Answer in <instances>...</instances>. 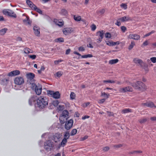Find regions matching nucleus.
<instances>
[{
  "label": "nucleus",
  "instance_id": "8fccbe9b",
  "mask_svg": "<svg viewBox=\"0 0 156 156\" xmlns=\"http://www.w3.org/2000/svg\"><path fill=\"white\" fill-rule=\"evenodd\" d=\"M61 12L62 14L64 15H66L67 13V12L66 10L63 9H62L61 11Z\"/></svg>",
  "mask_w": 156,
  "mask_h": 156
},
{
  "label": "nucleus",
  "instance_id": "052dcab7",
  "mask_svg": "<svg viewBox=\"0 0 156 156\" xmlns=\"http://www.w3.org/2000/svg\"><path fill=\"white\" fill-rule=\"evenodd\" d=\"M121 21L118 20V19L117 20L116 22L115 23V25H118V26H119L121 25V23L120 22Z\"/></svg>",
  "mask_w": 156,
  "mask_h": 156
},
{
  "label": "nucleus",
  "instance_id": "f03ea898",
  "mask_svg": "<svg viewBox=\"0 0 156 156\" xmlns=\"http://www.w3.org/2000/svg\"><path fill=\"white\" fill-rule=\"evenodd\" d=\"M131 84L136 89L139 90H144L146 89L145 84L141 81H138L136 83H132Z\"/></svg>",
  "mask_w": 156,
  "mask_h": 156
},
{
  "label": "nucleus",
  "instance_id": "a211bd4d",
  "mask_svg": "<svg viewBox=\"0 0 156 156\" xmlns=\"http://www.w3.org/2000/svg\"><path fill=\"white\" fill-rule=\"evenodd\" d=\"M61 137V135L60 133H56L54 136V140L55 142H57L58 140Z\"/></svg>",
  "mask_w": 156,
  "mask_h": 156
},
{
  "label": "nucleus",
  "instance_id": "4468645a",
  "mask_svg": "<svg viewBox=\"0 0 156 156\" xmlns=\"http://www.w3.org/2000/svg\"><path fill=\"white\" fill-rule=\"evenodd\" d=\"M134 62L136 64H138L141 67H142L144 64L143 61L140 59L137 58H135L133 59Z\"/></svg>",
  "mask_w": 156,
  "mask_h": 156
},
{
  "label": "nucleus",
  "instance_id": "37998d69",
  "mask_svg": "<svg viewBox=\"0 0 156 156\" xmlns=\"http://www.w3.org/2000/svg\"><path fill=\"white\" fill-rule=\"evenodd\" d=\"M121 30L123 33L125 32L127 29L126 27L125 26H122L121 27Z\"/></svg>",
  "mask_w": 156,
  "mask_h": 156
},
{
  "label": "nucleus",
  "instance_id": "393cba45",
  "mask_svg": "<svg viewBox=\"0 0 156 156\" xmlns=\"http://www.w3.org/2000/svg\"><path fill=\"white\" fill-rule=\"evenodd\" d=\"M7 30V28H4L0 30V34L3 35L5 34Z\"/></svg>",
  "mask_w": 156,
  "mask_h": 156
},
{
  "label": "nucleus",
  "instance_id": "1a4fd4ad",
  "mask_svg": "<svg viewBox=\"0 0 156 156\" xmlns=\"http://www.w3.org/2000/svg\"><path fill=\"white\" fill-rule=\"evenodd\" d=\"M62 31L64 34L67 35L70 34L73 31V30L71 27L65 28L63 29Z\"/></svg>",
  "mask_w": 156,
  "mask_h": 156
},
{
  "label": "nucleus",
  "instance_id": "13d9d810",
  "mask_svg": "<svg viewBox=\"0 0 156 156\" xmlns=\"http://www.w3.org/2000/svg\"><path fill=\"white\" fill-rule=\"evenodd\" d=\"M26 3L29 6H30L31 4L33 3L30 0H27Z\"/></svg>",
  "mask_w": 156,
  "mask_h": 156
},
{
  "label": "nucleus",
  "instance_id": "09e8293b",
  "mask_svg": "<svg viewBox=\"0 0 156 156\" xmlns=\"http://www.w3.org/2000/svg\"><path fill=\"white\" fill-rule=\"evenodd\" d=\"M105 99H101L98 100V102L100 104H102L105 101Z\"/></svg>",
  "mask_w": 156,
  "mask_h": 156
},
{
  "label": "nucleus",
  "instance_id": "f3484780",
  "mask_svg": "<svg viewBox=\"0 0 156 156\" xmlns=\"http://www.w3.org/2000/svg\"><path fill=\"white\" fill-rule=\"evenodd\" d=\"M54 22L59 27H62L64 25V22L63 21H60L56 19H54Z\"/></svg>",
  "mask_w": 156,
  "mask_h": 156
},
{
  "label": "nucleus",
  "instance_id": "0e129e2a",
  "mask_svg": "<svg viewBox=\"0 0 156 156\" xmlns=\"http://www.w3.org/2000/svg\"><path fill=\"white\" fill-rule=\"evenodd\" d=\"M109 94L108 95L107 94H106L105 92H101V96H106L107 98L108 97Z\"/></svg>",
  "mask_w": 156,
  "mask_h": 156
},
{
  "label": "nucleus",
  "instance_id": "bb28decb",
  "mask_svg": "<svg viewBox=\"0 0 156 156\" xmlns=\"http://www.w3.org/2000/svg\"><path fill=\"white\" fill-rule=\"evenodd\" d=\"M147 120V119L146 118H144L143 119H140L139 120V122L141 123L142 124L146 122Z\"/></svg>",
  "mask_w": 156,
  "mask_h": 156
},
{
  "label": "nucleus",
  "instance_id": "4be33fe9",
  "mask_svg": "<svg viewBox=\"0 0 156 156\" xmlns=\"http://www.w3.org/2000/svg\"><path fill=\"white\" fill-rule=\"evenodd\" d=\"M9 81V78H5L2 80L1 83L3 85H6L8 83Z\"/></svg>",
  "mask_w": 156,
  "mask_h": 156
},
{
  "label": "nucleus",
  "instance_id": "ea45409f",
  "mask_svg": "<svg viewBox=\"0 0 156 156\" xmlns=\"http://www.w3.org/2000/svg\"><path fill=\"white\" fill-rule=\"evenodd\" d=\"M40 30H34V32L35 34L37 36H39L40 34V32L39 31Z\"/></svg>",
  "mask_w": 156,
  "mask_h": 156
},
{
  "label": "nucleus",
  "instance_id": "c9c22d12",
  "mask_svg": "<svg viewBox=\"0 0 156 156\" xmlns=\"http://www.w3.org/2000/svg\"><path fill=\"white\" fill-rule=\"evenodd\" d=\"M74 19L76 21H80L81 20V17L80 16H74Z\"/></svg>",
  "mask_w": 156,
  "mask_h": 156
},
{
  "label": "nucleus",
  "instance_id": "864d4df0",
  "mask_svg": "<svg viewBox=\"0 0 156 156\" xmlns=\"http://www.w3.org/2000/svg\"><path fill=\"white\" fill-rule=\"evenodd\" d=\"M96 26L94 24H93L91 26V30L92 31H94L96 29Z\"/></svg>",
  "mask_w": 156,
  "mask_h": 156
},
{
  "label": "nucleus",
  "instance_id": "5fc2aeb1",
  "mask_svg": "<svg viewBox=\"0 0 156 156\" xmlns=\"http://www.w3.org/2000/svg\"><path fill=\"white\" fill-rule=\"evenodd\" d=\"M106 44L109 46H112V41H106Z\"/></svg>",
  "mask_w": 156,
  "mask_h": 156
},
{
  "label": "nucleus",
  "instance_id": "49530a36",
  "mask_svg": "<svg viewBox=\"0 0 156 156\" xmlns=\"http://www.w3.org/2000/svg\"><path fill=\"white\" fill-rule=\"evenodd\" d=\"M64 108V105H59L58 107V109L59 111H62L63 109Z\"/></svg>",
  "mask_w": 156,
  "mask_h": 156
},
{
  "label": "nucleus",
  "instance_id": "2f4dec72",
  "mask_svg": "<svg viewBox=\"0 0 156 156\" xmlns=\"http://www.w3.org/2000/svg\"><path fill=\"white\" fill-rule=\"evenodd\" d=\"M135 45V43L134 42V41H132L131 43V44L129 45V48H128L130 50H131L132 48H133L134 46Z\"/></svg>",
  "mask_w": 156,
  "mask_h": 156
},
{
  "label": "nucleus",
  "instance_id": "a18cd8bd",
  "mask_svg": "<svg viewBox=\"0 0 156 156\" xmlns=\"http://www.w3.org/2000/svg\"><path fill=\"white\" fill-rule=\"evenodd\" d=\"M155 32V31H154V30H152V31H151L150 32H149L147 34H145L144 36V37H147L148 36H150L151 34H153V33H154V32Z\"/></svg>",
  "mask_w": 156,
  "mask_h": 156
},
{
  "label": "nucleus",
  "instance_id": "7c9ffc66",
  "mask_svg": "<svg viewBox=\"0 0 156 156\" xmlns=\"http://www.w3.org/2000/svg\"><path fill=\"white\" fill-rule=\"evenodd\" d=\"M93 55L91 54H88L81 56L82 58H91L93 57Z\"/></svg>",
  "mask_w": 156,
  "mask_h": 156
},
{
  "label": "nucleus",
  "instance_id": "69168bd1",
  "mask_svg": "<svg viewBox=\"0 0 156 156\" xmlns=\"http://www.w3.org/2000/svg\"><path fill=\"white\" fill-rule=\"evenodd\" d=\"M31 22L30 20L29 19L28 20H27V22L26 23V25H31Z\"/></svg>",
  "mask_w": 156,
  "mask_h": 156
},
{
  "label": "nucleus",
  "instance_id": "774afa93",
  "mask_svg": "<svg viewBox=\"0 0 156 156\" xmlns=\"http://www.w3.org/2000/svg\"><path fill=\"white\" fill-rule=\"evenodd\" d=\"M150 119L152 121H156V116L151 117L150 118Z\"/></svg>",
  "mask_w": 156,
  "mask_h": 156
},
{
  "label": "nucleus",
  "instance_id": "9b49d317",
  "mask_svg": "<svg viewBox=\"0 0 156 156\" xmlns=\"http://www.w3.org/2000/svg\"><path fill=\"white\" fill-rule=\"evenodd\" d=\"M20 72L18 70H15L9 73L8 76H15L19 75Z\"/></svg>",
  "mask_w": 156,
  "mask_h": 156
},
{
  "label": "nucleus",
  "instance_id": "603ef678",
  "mask_svg": "<svg viewBox=\"0 0 156 156\" xmlns=\"http://www.w3.org/2000/svg\"><path fill=\"white\" fill-rule=\"evenodd\" d=\"M111 37V35L109 33H107L105 34V37L106 38H110Z\"/></svg>",
  "mask_w": 156,
  "mask_h": 156
},
{
  "label": "nucleus",
  "instance_id": "de8ad7c7",
  "mask_svg": "<svg viewBox=\"0 0 156 156\" xmlns=\"http://www.w3.org/2000/svg\"><path fill=\"white\" fill-rule=\"evenodd\" d=\"M28 57L32 59H34L36 58V56L35 55H29Z\"/></svg>",
  "mask_w": 156,
  "mask_h": 156
},
{
  "label": "nucleus",
  "instance_id": "f8f14e48",
  "mask_svg": "<svg viewBox=\"0 0 156 156\" xmlns=\"http://www.w3.org/2000/svg\"><path fill=\"white\" fill-rule=\"evenodd\" d=\"M132 91V88L131 87L129 86L121 88L119 90V91L121 92H131Z\"/></svg>",
  "mask_w": 156,
  "mask_h": 156
},
{
  "label": "nucleus",
  "instance_id": "f704fd0d",
  "mask_svg": "<svg viewBox=\"0 0 156 156\" xmlns=\"http://www.w3.org/2000/svg\"><path fill=\"white\" fill-rule=\"evenodd\" d=\"M97 12L98 14L102 15L105 13V10L104 9H102L101 10L97 11Z\"/></svg>",
  "mask_w": 156,
  "mask_h": 156
},
{
  "label": "nucleus",
  "instance_id": "423d86ee",
  "mask_svg": "<svg viewBox=\"0 0 156 156\" xmlns=\"http://www.w3.org/2000/svg\"><path fill=\"white\" fill-rule=\"evenodd\" d=\"M73 121L72 119H70L68 121H67L65 124V129L67 130H69L73 126Z\"/></svg>",
  "mask_w": 156,
  "mask_h": 156
},
{
  "label": "nucleus",
  "instance_id": "79ce46f5",
  "mask_svg": "<svg viewBox=\"0 0 156 156\" xmlns=\"http://www.w3.org/2000/svg\"><path fill=\"white\" fill-rule=\"evenodd\" d=\"M121 7L124 9H126L127 8V5L126 4L124 3H122L121 5Z\"/></svg>",
  "mask_w": 156,
  "mask_h": 156
},
{
  "label": "nucleus",
  "instance_id": "2eb2a0df",
  "mask_svg": "<svg viewBox=\"0 0 156 156\" xmlns=\"http://www.w3.org/2000/svg\"><path fill=\"white\" fill-rule=\"evenodd\" d=\"M42 88L41 85L38 84L37 87L35 89V91L36 94L37 95H40L41 94Z\"/></svg>",
  "mask_w": 156,
  "mask_h": 156
},
{
  "label": "nucleus",
  "instance_id": "c85d7f7f",
  "mask_svg": "<svg viewBox=\"0 0 156 156\" xmlns=\"http://www.w3.org/2000/svg\"><path fill=\"white\" fill-rule=\"evenodd\" d=\"M35 8V9L34 10L35 11L40 14H42V11L39 8H37L36 6Z\"/></svg>",
  "mask_w": 156,
  "mask_h": 156
},
{
  "label": "nucleus",
  "instance_id": "6ab92c4d",
  "mask_svg": "<svg viewBox=\"0 0 156 156\" xmlns=\"http://www.w3.org/2000/svg\"><path fill=\"white\" fill-rule=\"evenodd\" d=\"M69 112L66 110H64L62 112L61 117L64 118H66L68 117V116Z\"/></svg>",
  "mask_w": 156,
  "mask_h": 156
},
{
  "label": "nucleus",
  "instance_id": "473e14b6",
  "mask_svg": "<svg viewBox=\"0 0 156 156\" xmlns=\"http://www.w3.org/2000/svg\"><path fill=\"white\" fill-rule=\"evenodd\" d=\"M30 49L28 48H25L24 49V52L26 54H28L31 53L30 51Z\"/></svg>",
  "mask_w": 156,
  "mask_h": 156
},
{
  "label": "nucleus",
  "instance_id": "a19ab883",
  "mask_svg": "<svg viewBox=\"0 0 156 156\" xmlns=\"http://www.w3.org/2000/svg\"><path fill=\"white\" fill-rule=\"evenodd\" d=\"M38 85H36L34 83H32L31 87V88L33 89H35L37 87Z\"/></svg>",
  "mask_w": 156,
  "mask_h": 156
},
{
  "label": "nucleus",
  "instance_id": "c756f323",
  "mask_svg": "<svg viewBox=\"0 0 156 156\" xmlns=\"http://www.w3.org/2000/svg\"><path fill=\"white\" fill-rule=\"evenodd\" d=\"M77 132V130L76 129H73L71 133H70V135L71 136H74L75 135Z\"/></svg>",
  "mask_w": 156,
  "mask_h": 156
},
{
  "label": "nucleus",
  "instance_id": "6e6552de",
  "mask_svg": "<svg viewBox=\"0 0 156 156\" xmlns=\"http://www.w3.org/2000/svg\"><path fill=\"white\" fill-rule=\"evenodd\" d=\"M118 20L121 21L122 22H124L131 21L132 19L129 16L126 15L119 18Z\"/></svg>",
  "mask_w": 156,
  "mask_h": 156
},
{
  "label": "nucleus",
  "instance_id": "72a5a7b5",
  "mask_svg": "<svg viewBox=\"0 0 156 156\" xmlns=\"http://www.w3.org/2000/svg\"><path fill=\"white\" fill-rule=\"evenodd\" d=\"M76 97V95L73 92H72L70 95V97L71 98V99L72 100H73Z\"/></svg>",
  "mask_w": 156,
  "mask_h": 156
},
{
  "label": "nucleus",
  "instance_id": "7ed1b4c3",
  "mask_svg": "<svg viewBox=\"0 0 156 156\" xmlns=\"http://www.w3.org/2000/svg\"><path fill=\"white\" fill-rule=\"evenodd\" d=\"M4 14L9 16L11 17L16 18L17 17L16 14L13 11L10 9H5L3 11Z\"/></svg>",
  "mask_w": 156,
  "mask_h": 156
},
{
  "label": "nucleus",
  "instance_id": "338daca9",
  "mask_svg": "<svg viewBox=\"0 0 156 156\" xmlns=\"http://www.w3.org/2000/svg\"><path fill=\"white\" fill-rule=\"evenodd\" d=\"M109 149V148L108 147H106L103 148V150L105 151H108Z\"/></svg>",
  "mask_w": 156,
  "mask_h": 156
},
{
  "label": "nucleus",
  "instance_id": "cd10ccee",
  "mask_svg": "<svg viewBox=\"0 0 156 156\" xmlns=\"http://www.w3.org/2000/svg\"><path fill=\"white\" fill-rule=\"evenodd\" d=\"M67 139L64 138L62 140L61 143V146L62 147H64L65 145H66V144L67 142Z\"/></svg>",
  "mask_w": 156,
  "mask_h": 156
},
{
  "label": "nucleus",
  "instance_id": "bf43d9fd",
  "mask_svg": "<svg viewBox=\"0 0 156 156\" xmlns=\"http://www.w3.org/2000/svg\"><path fill=\"white\" fill-rule=\"evenodd\" d=\"M112 46H114L116 44L119 45L120 44V42L118 41L115 42L112 41Z\"/></svg>",
  "mask_w": 156,
  "mask_h": 156
},
{
  "label": "nucleus",
  "instance_id": "aec40b11",
  "mask_svg": "<svg viewBox=\"0 0 156 156\" xmlns=\"http://www.w3.org/2000/svg\"><path fill=\"white\" fill-rule=\"evenodd\" d=\"M27 77L28 79L32 80L34 77V74L32 73H29L27 74Z\"/></svg>",
  "mask_w": 156,
  "mask_h": 156
},
{
  "label": "nucleus",
  "instance_id": "3c124183",
  "mask_svg": "<svg viewBox=\"0 0 156 156\" xmlns=\"http://www.w3.org/2000/svg\"><path fill=\"white\" fill-rule=\"evenodd\" d=\"M54 93V92L53 91L49 90L48 92V94L49 95H50L51 97H53V96Z\"/></svg>",
  "mask_w": 156,
  "mask_h": 156
},
{
  "label": "nucleus",
  "instance_id": "a878e982",
  "mask_svg": "<svg viewBox=\"0 0 156 156\" xmlns=\"http://www.w3.org/2000/svg\"><path fill=\"white\" fill-rule=\"evenodd\" d=\"M70 137V133L69 132H65L64 135V139L67 140Z\"/></svg>",
  "mask_w": 156,
  "mask_h": 156
},
{
  "label": "nucleus",
  "instance_id": "680f3d73",
  "mask_svg": "<svg viewBox=\"0 0 156 156\" xmlns=\"http://www.w3.org/2000/svg\"><path fill=\"white\" fill-rule=\"evenodd\" d=\"M78 50L79 51H83L85 50V49L83 47H80L79 48Z\"/></svg>",
  "mask_w": 156,
  "mask_h": 156
},
{
  "label": "nucleus",
  "instance_id": "c03bdc74",
  "mask_svg": "<svg viewBox=\"0 0 156 156\" xmlns=\"http://www.w3.org/2000/svg\"><path fill=\"white\" fill-rule=\"evenodd\" d=\"M29 6L31 8L32 10H34V9H35L36 6L33 3L30 6Z\"/></svg>",
  "mask_w": 156,
  "mask_h": 156
},
{
  "label": "nucleus",
  "instance_id": "4c0bfd02",
  "mask_svg": "<svg viewBox=\"0 0 156 156\" xmlns=\"http://www.w3.org/2000/svg\"><path fill=\"white\" fill-rule=\"evenodd\" d=\"M63 73L61 71H58L56 73V75L57 76L59 77H60L62 74Z\"/></svg>",
  "mask_w": 156,
  "mask_h": 156
},
{
  "label": "nucleus",
  "instance_id": "f257e3e1",
  "mask_svg": "<svg viewBox=\"0 0 156 156\" xmlns=\"http://www.w3.org/2000/svg\"><path fill=\"white\" fill-rule=\"evenodd\" d=\"M37 105L40 109H43L47 107L48 104V100L46 97L41 96L37 98Z\"/></svg>",
  "mask_w": 156,
  "mask_h": 156
},
{
  "label": "nucleus",
  "instance_id": "6e6d98bb",
  "mask_svg": "<svg viewBox=\"0 0 156 156\" xmlns=\"http://www.w3.org/2000/svg\"><path fill=\"white\" fill-rule=\"evenodd\" d=\"M151 60L153 63H155L156 62V58L155 57L151 58Z\"/></svg>",
  "mask_w": 156,
  "mask_h": 156
},
{
  "label": "nucleus",
  "instance_id": "0eeeda50",
  "mask_svg": "<svg viewBox=\"0 0 156 156\" xmlns=\"http://www.w3.org/2000/svg\"><path fill=\"white\" fill-rule=\"evenodd\" d=\"M104 31L103 30L99 31L97 33V35L98 36V38L97 40V42L99 43L102 41L103 38Z\"/></svg>",
  "mask_w": 156,
  "mask_h": 156
},
{
  "label": "nucleus",
  "instance_id": "dca6fc26",
  "mask_svg": "<svg viewBox=\"0 0 156 156\" xmlns=\"http://www.w3.org/2000/svg\"><path fill=\"white\" fill-rule=\"evenodd\" d=\"M37 101V99L34 96L31 97L29 99V104L30 105H32L34 104L35 102Z\"/></svg>",
  "mask_w": 156,
  "mask_h": 156
},
{
  "label": "nucleus",
  "instance_id": "ddd939ff",
  "mask_svg": "<svg viewBox=\"0 0 156 156\" xmlns=\"http://www.w3.org/2000/svg\"><path fill=\"white\" fill-rule=\"evenodd\" d=\"M128 37L130 39L137 40L139 39L140 36L139 35L136 34H129L128 36Z\"/></svg>",
  "mask_w": 156,
  "mask_h": 156
},
{
  "label": "nucleus",
  "instance_id": "b1692460",
  "mask_svg": "<svg viewBox=\"0 0 156 156\" xmlns=\"http://www.w3.org/2000/svg\"><path fill=\"white\" fill-rule=\"evenodd\" d=\"M132 110L129 108H127L122 109V112L123 113H128L129 112H131Z\"/></svg>",
  "mask_w": 156,
  "mask_h": 156
},
{
  "label": "nucleus",
  "instance_id": "20e7f679",
  "mask_svg": "<svg viewBox=\"0 0 156 156\" xmlns=\"http://www.w3.org/2000/svg\"><path fill=\"white\" fill-rule=\"evenodd\" d=\"M44 148L48 151L52 149L54 146L53 143L50 140L47 141L44 143Z\"/></svg>",
  "mask_w": 156,
  "mask_h": 156
},
{
  "label": "nucleus",
  "instance_id": "4d7b16f0",
  "mask_svg": "<svg viewBox=\"0 0 156 156\" xmlns=\"http://www.w3.org/2000/svg\"><path fill=\"white\" fill-rule=\"evenodd\" d=\"M59 102L58 101H55L53 102V105L55 106H57Z\"/></svg>",
  "mask_w": 156,
  "mask_h": 156
},
{
  "label": "nucleus",
  "instance_id": "5701e85b",
  "mask_svg": "<svg viewBox=\"0 0 156 156\" xmlns=\"http://www.w3.org/2000/svg\"><path fill=\"white\" fill-rule=\"evenodd\" d=\"M118 61L119 60L117 59H112L109 61V63L111 64H113L117 63Z\"/></svg>",
  "mask_w": 156,
  "mask_h": 156
},
{
  "label": "nucleus",
  "instance_id": "e433bc0d",
  "mask_svg": "<svg viewBox=\"0 0 156 156\" xmlns=\"http://www.w3.org/2000/svg\"><path fill=\"white\" fill-rule=\"evenodd\" d=\"M103 82L104 83H114L115 82L114 80H104L103 81Z\"/></svg>",
  "mask_w": 156,
  "mask_h": 156
},
{
  "label": "nucleus",
  "instance_id": "9d476101",
  "mask_svg": "<svg viewBox=\"0 0 156 156\" xmlns=\"http://www.w3.org/2000/svg\"><path fill=\"white\" fill-rule=\"evenodd\" d=\"M141 105L142 106H146L151 108L153 107H154L155 108H156V106L155 105L153 102H147L145 103H142L141 104Z\"/></svg>",
  "mask_w": 156,
  "mask_h": 156
},
{
  "label": "nucleus",
  "instance_id": "39448f33",
  "mask_svg": "<svg viewBox=\"0 0 156 156\" xmlns=\"http://www.w3.org/2000/svg\"><path fill=\"white\" fill-rule=\"evenodd\" d=\"M14 82L16 85H21L24 83V80L23 77L18 76L14 79Z\"/></svg>",
  "mask_w": 156,
  "mask_h": 156
},
{
  "label": "nucleus",
  "instance_id": "e2e57ef3",
  "mask_svg": "<svg viewBox=\"0 0 156 156\" xmlns=\"http://www.w3.org/2000/svg\"><path fill=\"white\" fill-rule=\"evenodd\" d=\"M148 44V41H146L143 43L142 46H145L147 45Z\"/></svg>",
  "mask_w": 156,
  "mask_h": 156
},
{
  "label": "nucleus",
  "instance_id": "58836bf2",
  "mask_svg": "<svg viewBox=\"0 0 156 156\" xmlns=\"http://www.w3.org/2000/svg\"><path fill=\"white\" fill-rule=\"evenodd\" d=\"M56 40H57L56 41L57 42H63L64 41V38L62 37H60L57 39Z\"/></svg>",
  "mask_w": 156,
  "mask_h": 156
},
{
  "label": "nucleus",
  "instance_id": "412c9836",
  "mask_svg": "<svg viewBox=\"0 0 156 156\" xmlns=\"http://www.w3.org/2000/svg\"><path fill=\"white\" fill-rule=\"evenodd\" d=\"M53 97L55 99H58L60 98V94L59 92L56 91L54 93Z\"/></svg>",
  "mask_w": 156,
  "mask_h": 156
}]
</instances>
